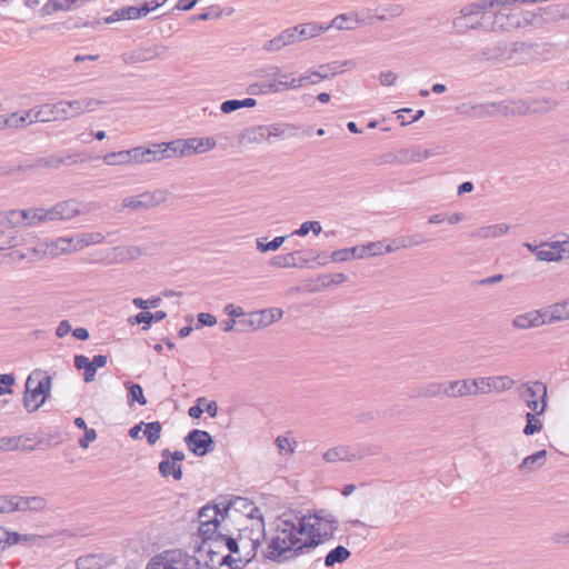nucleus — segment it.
Here are the masks:
<instances>
[{
    "instance_id": "1",
    "label": "nucleus",
    "mask_w": 569,
    "mask_h": 569,
    "mask_svg": "<svg viewBox=\"0 0 569 569\" xmlns=\"http://www.w3.org/2000/svg\"><path fill=\"white\" fill-rule=\"evenodd\" d=\"M299 525L298 513H283L279 518L274 535L268 545L269 559L282 562L309 552L308 548L303 547V533Z\"/></svg>"
},
{
    "instance_id": "2",
    "label": "nucleus",
    "mask_w": 569,
    "mask_h": 569,
    "mask_svg": "<svg viewBox=\"0 0 569 569\" xmlns=\"http://www.w3.org/2000/svg\"><path fill=\"white\" fill-rule=\"evenodd\" d=\"M247 499L236 497L232 499L220 497L213 505H207L199 510V533L204 542L226 529V521L233 518L242 508H247Z\"/></svg>"
},
{
    "instance_id": "3",
    "label": "nucleus",
    "mask_w": 569,
    "mask_h": 569,
    "mask_svg": "<svg viewBox=\"0 0 569 569\" xmlns=\"http://www.w3.org/2000/svg\"><path fill=\"white\" fill-rule=\"evenodd\" d=\"M298 519L300 530L307 536L303 547H307L308 551L332 540L338 529V520L323 509L309 515L298 513Z\"/></svg>"
},
{
    "instance_id": "4",
    "label": "nucleus",
    "mask_w": 569,
    "mask_h": 569,
    "mask_svg": "<svg viewBox=\"0 0 569 569\" xmlns=\"http://www.w3.org/2000/svg\"><path fill=\"white\" fill-rule=\"evenodd\" d=\"M480 19L476 23H467L466 20L470 17H465L460 12V16L453 20V28L457 32L465 34L469 30H483L487 32H496L499 30H507L511 24L508 23L510 17L501 11L493 12L492 10H486L479 12Z\"/></svg>"
},
{
    "instance_id": "5",
    "label": "nucleus",
    "mask_w": 569,
    "mask_h": 569,
    "mask_svg": "<svg viewBox=\"0 0 569 569\" xmlns=\"http://www.w3.org/2000/svg\"><path fill=\"white\" fill-rule=\"evenodd\" d=\"M569 18V7L562 3L550 4L539 8L537 11H526L522 14V22L517 21V27L533 26L541 28L546 24L557 23Z\"/></svg>"
},
{
    "instance_id": "6",
    "label": "nucleus",
    "mask_w": 569,
    "mask_h": 569,
    "mask_svg": "<svg viewBox=\"0 0 569 569\" xmlns=\"http://www.w3.org/2000/svg\"><path fill=\"white\" fill-rule=\"evenodd\" d=\"M147 569H210L207 563L197 557L188 555L179 549L168 550L161 553Z\"/></svg>"
},
{
    "instance_id": "7",
    "label": "nucleus",
    "mask_w": 569,
    "mask_h": 569,
    "mask_svg": "<svg viewBox=\"0 0 569 569\" xmlns=\"http://www.w3.org/2000/svg\"><path fill=\"white\" fill-rule=\"evenodd\" d=\"M528 106L521 101H498L488 103H476L471 107L470 117L472 119H485L502 116H520L528 111Z\"/></svg>"
},
{
    "instance_id": "8",
    "label": "nucleus",
    "mask_w": 569,
    "mask_h": 569,
    "mask_svg": "<svg viewBox=\"0 0 569 569\" xmlns=\"http://www.w3.org/2000/svg\"><path fill=\"white\" fill-rule=\"evenodd\" d=\"M519 398L530 412L542 415L547 409V387L541 381L523 382L517 388Z\"/></svg>"
},
{
    "instance_id": "9",
    "label": "nucleus",
    "mask_w": 569,
    "mask_h": 569,
    "mask_svg": "<svg viewBox=\"0 0 569 569\" xmlns=\"http://www.w3.org/2000/svg\"><path fill=\"white\" fill-rule=\"evenodd\" d=\"M256 525V535L253 529L248 528L238 530L236 535L239 546V552L241 556L242 567L256 557L260 537L263 535L262 520H259Z\"/></svg>"
},
{
    "instance_id": "10",
    "label": "nucleus",
    "mask_w": 569,
    "mask_h": 569,
    "mask_svg": "<svg viewBox=\"0 0 569 569\" xmlns=\"http://www.w3.org/2000/svg\"><path fill=\"white\" fill-rule=\"evenodd\" d=\"M210 541L217 546H226L229 550V553L222 557V563L231 567L232 569H241V556L239 552V546L237 536L229 532V530L222 529L218 532V535L213 536Z\"/></svg>"
},
{
    "instance_id": "11",
    "label": "nucleus",
    "mask_w": 569,
    "mask_h": 569,
    "mask_svg": "<svg viewBox=\"0 0 569 569\" xmlns=\"http://www.w3.org/2000/svg\"><path fill=\"white\" fill-rule=\"evenodd\" d=\"M167 198L168 192L166 190H154L134 197H127L122 200L121 207L134 211L148 210L164 203Z\"/></svg>"
},
{
    "instance_id": "12",
    "label": "nucleus",
    "mask_w": 569,
    "mask_h": 569,
    "mask_svg": "<svg viewBox=\"0 0 569 569\" xmlns=\"http://www.w3.org/2000/svg\"><path fill=\"white\" fill-rule=\"evenodd\" d=\"M188 449L198 457H203L214 449V441L204 430L193 429L184 438Z\"/></svg>"
},
{
    "instance_id": "13",
    "label": "nucleus",
    "mask_w": 569,
    "mask_h": 569,
    "mask_svg": "<svg viewBox=\"0 0 569 569\" xmlns=\"http://www.w3.org/2000/svg\"><path fill=\"white\" fill-rule=\"evenodd\" d=\"M547 323H552V321H549L548 308L520 313L512 319V327L519 330L537 328Z\"/></svg>"
},
{
    "instance_id": "14",
    "label": "nucleus",
    "mask_w": 569,
    "mask_h": 569,
    "mask_svg": "<svg viewBox=\"0 0 569 569\" xmlns=\"http://www.w3.org/2000/svg\"><path fill=\"white\" fill-rule=\"evenodd\" d=\"M537 259L550 262L569 259V240L541 243V249H537Z\"/></svg>"
},
{
    "instance_id": "15",
    "label": "nucleus",
    "mask_w": 569,
    "mask_h": 569,
    "mask_svg": "<svg viewBox=\"0 0 569 569\" xmlns=\"http://www.w3.org/2000/svg\"><path fill=\"white\" fill-rule=\"evenodd\" d=\"M36 218V210L22 209V210H9L0 212V226L19 228L23 226H30L31 221Z\"/></svg>"
},
{
    "instance_id": "16",
    "label": "nucleus",
    "mask_w": 569,
    "mask_h": 569,
    "mask_svg": "<svg viewBox=\"0 0 569 569\" xmlns=\"http://www.w3.org/2000/svg\"><path fill=\"white\" fill-rule=\"evenodd\" d=\"M363 456L353 447L350 446H337L328 449L322 459L328 463L336 462H352L361 460Z\"/></svg>"
},
{
    "instance_id": "17",
    "label": "nucleus",
    "mask_w": 569,
    "mask_h": 569,
    "mask_svg": "<svg viewBox=\"0 0 569 569\" xmlns=\"http://www.w3.org/2000/svg\"><path fill=\"white\" fill-rule=\"evenodd\" d=\"M167 51L164 47L152 46L148 48H138L131 52L123 53L121 56L122 61L126 64H133L138 62H146L153 60Z\"/></svg>"
},
{
    "instance_id": "18",
    "label": "nucleus",
    "mask_w": 569,
    "mask_h": 569,
    "mask_svg": "<svg viewBox=\"0 0 569 569\" xmlns=\"http://www.w3.org/2000/svg\"><path fill=\"white\" fill-rule=\"evenodd\" d=\"M132 163H152L163 160V150L160 143H153L149 148L134 147L131 148Z\"/></svg>"
},
{
    "instance_id": "19",
    "label": "nucleus",
    "mask_w": 569,
    "mask_h": 569,
    "mask_svg": "<svg viewBox=\"0 0 569 569\" xmlns=\"http://www.w3.org/2000/svg\"><path fill=\"white\" fill-rule=\"evenodd\" d=\"M38 253L51 259L61 254H69L71 253L70 241H68L67 237H60L50 242L38 243Z\"/></svg>"
},
{
    "instance_id": "20",
    "label": "nucleus",
    "mask_w": 569,
    "mask_h": 569,
    "mask_svg": "<svg viewBox=\"0 0 569 569\" xmlns=\"http://www.w3.org/2000/svg\"><path fill=\"white\" fill-rule=\"evenodd\" d=\"M476 395L477 391H473V389H471L470 379H460L443 382V397L459 398Z\"/></svg>"
},
{
    "instance_id": "21",
    "label": "nucleus",
    "mask_w": 569,
    "mask_h": 569,
    "mask_svg": "<svg viewBox=\"0 0 569 569\" xmlns=\"http://www.w3.org/2000/svg\"><path fill=\"white\" fill-rule=\"evenodd\" d=\"M323 69H332V66L321 64L316 71H307L298 78H290V82L288 84L291 86L292 89L301 88L307 83L316 84L319 80L328 79V73L322 72Z\"/></svg>"
},
{
    "instance_id": "22",
    "label": "nucleus",
    "mask_w": 569,
    "mask_h": 569,
    "mask_svg": "<svg viewBox=\"0 0 569 569\" xmlns=\"http://www.w3.org/2000/svg\"><path fill=\"white\" fill-rule=\"evenodd\" d=\"M31 110L22 112H13L9 116L0 114V126L3 129H21L31 124Z\"/></svg>"
},
{
    "instance_id": "23",
    "label": "nucleus",
    "mask_w": 569,
    "mask_h": 569,
    "mask_svg": "<svg viewBox=\"0 0 569 569\" xmlns=\"http://www.w3.org/2000/svg\"><path fill=\"white\" fill-rule=\"evenodd\" d=\"M512 2H519V0H480L462 8L461 13H463L465 17H472L477 16L479 12L492 10L495 7H505Z\"/></svg>"
},
{
    "instance_id": "24",
    "label": "nucleus",
    "mask_w": 569,
    "mask_h": 569,
    "mask_svg": "<svg viewBox=\"0 0 569 569\" xmlns=\"http://www.w3.org/2000/svg\"><path fill=\"white\" fill-rule=\"evenodd\" d=\"M266 124L252 126L246 128L239 134V143L249 146L253 143H261L268 141V133Z\"/></svg>"
},
{
    "instance_id": "25",
    "label": "nucleus",
    "mask_w": 569,
    "mask_h": 569,
    "mask_svg": "<svg viewBox=\"0 0 569 569\" xmlns=\"http://www.w3.org/2000/svg\"><path fill=\"white\" fill-rule=\"evenodd\" d=\"M547 460V450L537 451L533 455L526 457L518 466V470L521 475H528L539 470Z\"/></svg>"
},
{
    "instance_id": "26",
    "label": "nucleus",
    "mask_w": 569,
    "mask_h": 569,
    "mask_svg": "<svg viewBox=\"0 0 569 569\" xmlns=\"http://www.w3.org/2000/svg\"><path fill=\"white\" fill-rule=\"evenodd\" d=\"M510 230L507 223L483 226L471 233V237L480 239H496L506 236Z\"/></svg>"
},
{
    "instance_id": "27",
    "label": "nucleus",
    "mask_w": 569,
    "mask_h": 569,
    "mask_svg": "<svg viewBox=\"0 0 569 569\" xmlns=\"http://www.w3.org/2000/svg\"><path fill=\"white\" fill-rule=\"evenodd\" d=\"M268 133V141L272 138H293L298 134L299 128L296 124L291 123H273L270 126H266Z\"/></svg>"
},
{
    "instance_id": "28",
    "label": "nucleus",
    "mask_w": 569,
    "mask_h": 569,
    "mask_svg": "<svg viewBox=\"0 0 569 569\" xmlns=\"http://www.w3.org/2000/svg\"><path fill=\"white\" fill-rule=\"evenodd\" d=\"M307 259L300 257L299 251L289 252L287 254L277 256L271 259L270 266L276 268H297L307 263Z\"/></svg>"
},
{
    "instance_id": "29",
    "label": "nucleus",
    "mask_w": 569,
    "mask_h": 569,
    "mask_svg": "<svg viewBox=\"0 0 569 569\" xmlns=\"http://www.w3.org/2000/svg\"><path fill=\"white\" fill-rule=\"evenodd\" d=\"M282 316L283 311L280 308H270L256 311L257 320L254 325L259 327V329H262L280 320Z\"/></svg>"
},
{
    "instance_id": "30",
    "label": "nucleus",
    "mask_w": 569,
    "mask_h": 569,
    "mask_svg": "<svg viewBox=\"0 0 569 569\" xmlns=\"http://www.w3.org/2000/svg\"><path fill=\"white\" fill-rule=\"evenodd\" d=\"M34 500V498H31ZM30 499L19 497H0V513H9L16 510H26L29 507Z\"/></svg>"
},
{
    "instance_id": "31",
    "label": "nucleus",
    "mask_w": 569,
    "mask_h": 569,
    "mask_svg": "<svg viewBox=\"0 0 569 569\" xmlns=\"http://www.w3.org/2000/svg\"><path fill=\"white\" fill-rule=\"evenodd\" d=\"M188 156L191 153H202L212 150L216 147L213 138H189L186 139Z\"/></svg>"
},
{
    "instance_id": "32",
    "label": "nucleus",
    "mask_w": 569,
    "mask_h": 569,
    "mask_svg": "<svg viewBox=\"0 0 569 569\" xmlns=\"http://www.w3.org/2000/svg\"><path fill=\"white\" fill-rule=\"evenodd\" d=\"M161 150H163V160L172 157V153L179 157H187L188 149L186 139H178L170 142H160Z\"/></svg>"
},
{
    "instance_id": "33",
    "label": "nucleus",
    "mask_w": 569,
    "mask_h": 569,
    "mask_svg": "<svg viewBox=\"0 0 569 569\" xmlns=\"http://www.w3.org/2000/svg\"><path fill=\"white\" fill-rule=\"evenodd\" d=\"M299 36V41L311 39L319 33L329 30V26L318 24L315 22L302 23L295 27Z\"/></svg>"
},
{
    "instance_id": "34",
    "label": "nucleus",
    "mask_w": 569,
    "mask_h": 569,
    "mask_svg": "<svg viewBox=\"0 0 569 569\" xmlns=\"http://www.w3.org/2000/svg\"><path fill=\"white\" fill-rule=\"evenodd\" d=\"M548 309L552 323L569 320V299L553 303Z\"/></svg>"
},
{
    "instance_id": "35",
    "label": "nucleus",
    "mask_w": 569,
    "mask_h": 569,
    "mask_svg": "<svg viewBox=\"0 0 569 569\" xmlns=\"http://www.w3.org/2000/svg\"><path fill=\"white\" fill-rule=\"evenodd\" d=\"M61 221H69L79 216L78 200L70 199L57 203Z\"/></svg>"
},
{
    "instance_id": "36",
    "label": "nucleus",
    "mask_w": 569,
    "mask_h": 569,
    "mask_svg": "<svg viewBox=\"0 0 569 569\" xmlns=\"http://www.w3.org/2000/svg\"><path fill=\"white\" fill-rule=\"evenodd\" d=\"M351 556V552L343 546H337L332 550H330L325 558L326 567H333L338 563H342L348 560Z\"/></svg>"
},
{
    "instance_id": "37",
    "label": "nucleus",
    "mask_w": 569,
    "mask_h": 569,
    "mask_svg": "<svg viewBox=\"0 0 569 569\" xmlns=\"http://www.w3.org/2000/svg\"><path fill=\"white\" fill-rule=\"evenodd\" d=\"M57 120H64L63 112H58L57 110V103L54 104H42L38 109V121L41 122H49V121H57Z\"/></svg>"
},
{
    "instance_id": "38",
    "label": "nucleus",
    "mask_w": 569,
    "mask_h": 569,
    "mask_svg": "<svg viewBox=\"0 0 569 569\" xmlns=\"http://www.w3.org/2000/svg\"><path fill=\"white\" fill-rule=\"evenodd\" d=\"M103 162L107 166H126V164H131L132 163L131 149L107 153L103 157Z\"/></svg>"
},
{
    "instance_id": "39",
    "label": "nucleus",
    "mask_w": 569,
    "mask_h": 569,
    "mask_svg": "<svg viewBox=\"0 0 569 569\" xmlns=\"http://www.w3.org/2000/svg\"><path fill=\"white\" fill-rule=\"evenodd\" d=\"M74 367L78 370H83V380L86 382H91L96 378V370L93 368L92 362L88 357L79 355L74 357Z\"/></svg>"
},
{
    "instance_id": "40",
    "label": "nucleus",
    "mask_w": 569,
    "mask_h": 569,
    "mask_svg": "<svg viewBox=\"0 0 569 569\" xmlns=\"http://www.w3.org/2000/svg\"><path fill=\"white\" fill-rule=\"evenodd\" d=\"M58 112H63L64 119L72 118L83 113L81 100L60 101L57 103Z\"/></svg>"
},
{
    "instance_id": "41",
    "label": "nucleus",
    "mask_w": 569,
    "mask_h": 569,
    "mask_svg": "<svg viewBox=\"0 0 569 569\" xmlns=\"http://www.w3.org/2000/svg\"><path fill=\"white\" fill-rule=\"evenodd\" d=\"M515 386V380L509 376H493L489 377L488 390L503 392L510 390Z\"/></svg>"
},
{
    "instance_id": "42",
    "label": "nucleus",
    "mask_w": 569,
    "mask_h": 569,
    "mask_svg": "<svg viewBox=\"0 0 569 569\" xmlns=\"http://www.w3.org/2000/svg\"><path fill=\"white\" fill-rule=\"evenodd\" d=\"M159 471L162 477L172 476L176 480H180L182 477L181 466L172 461L170 458H164L159 463Z\"/></svg>"
},
{
    "instance_id": "43",
    "label": "nucleus",
    "mask_w": 569,
    "mask_h": 569,
    "mask_svg": "<svg viewBox=\"0 0 569 569\" xmlns=\"http://www.w3.org/2000/svg\"><path fill=\"white\" fill-rule=\"evenodd\" d=\"M33 385V373H30L26 381V391L23 397L24 408L29 412L36 411V386Z\"/></svg>"
},
{
    "instance_id": "44",
    "label": "nucleus",
    "mask_w": 569,
    "mask_h": 569,
    "mask_svg": "<svg viewBox=\"0 0 569 569\" xmlns=\"http://www.w3.org/2000/svg\"><path fill=\"white\" fill-rule=\"evenodd\" d=\"M439 396H443V383L441 382H429L417 389V397L430 399Z\"/></svg>"
},
{
    "instance_id": "45",
    "label": "nucleus",
    "mask_w": 569,
    "mask_h": 569,
    "mask_svg": "<svg viewBox=\"0 0 569 569\" xmlns=\"http://www.w3.org/2000/svg\"><path fill=\"white\" fill-rule=\"evenodd\" d=\"M36 236L32 232L14 231L11 236V249L19 247H30L34 244Z\"/></svg>"
},
{
    "instance_id": "46",
    "label": "nucleus",
    "mask_w": 569,
    "mask_h": 569,
    "mask_svg": "<svg viewBox=\"0 0 569 569\" xmlns=\"http://www.w3.org/2000/svg\"><path fill=\"white\" fill-rule=\"evenodd\" d=\"M78 156H68L66 158L61 157H50V158H41L38 159V167H49V168H58L61 164H73L77 163Z\"/></svg>"
},
{
    "instance_id": "47",
    "label": "nucleus",
    "mask_w": 569,
    "mask_h": 569,
    "mask_svg": "<svg viewBox=\"0 0 569 569\" xmlns=\"http://www.w3.org/2000/svg\"><path fill=\"white\" fill-rule=\"evenodd\" d=\"M264 240L266 238H258L256 240V248L261 253H266L268 251H277L286 241V237H276L270 242H266Z\"/></svg>"
},
{
    "instance_id": "48",
    "label": "nucleus",
    "mask_w": 569,
    "mask_h": 569,
    "mask_svg": "<svg viewBox=\"0 0 569 569\" xmlns=\"http://www.w3.org/2000/svg\"><path fill=\"white\" fill-rule=\"evenodd\" d=\"M124 386L128 388V405L132 406L138 402L141 406L147 405V399L143 396L142 387L138 383L126 382Z\"/></svg>"
},
{
    "instance_id": "49",
    "label": "nucleus",
    "mask_w": 569,
    "mask_h": 569,
    "mask_svg": "<svg viewBox=\"0 0 569 569\" xmlns=\"http://www.w3.org/2000/svg\"><path fill=\"white\" fill-rule=\"evenodd\" d=\"M248 93L250 94H268L278 93L279 84H274L272 81L269 82H256L248 87Z\"/></svg>"
},
{
    "instance_id": "50",
    "label": "nucleus",
    "mask_w": 569,
    "mask_h": 569,
    "mask_svg": "<svg viewBox=\"0 0 569 569\" xmlns=\"http://www.w3.org/2000/svg\"><path fill=\"white\" fill-rule=\"evenodd\" d=\"M356 14H340L337 16L329 26V28L333 27L338 30H350L353 28L352 24L357 23Z\"/></svg>"
},
{
    "instance_id": "51",
    "label": "nucleus",
    "mask_w": 569,
    "mask_h": 569,
    "mask_svg": "<svg viewBox=\"0 0 569 569\" xmlns=\"http://www.w3.org/2000/svg\"><path fill=\"white\" fill-rule=\"evenodd\" d=\"M57 221H61L57 203L51 208H38V223Z\"/></svg>"
},
{
    "instance_id": "52",
    "label": "nucleus",
    "mask_w": 569,
    "mask_h": 569,
    "mask_svg": "<svg viewBox=\"0 0 569 569\" xmlns=\"http://www.w3.org/2000/svg\"><path fill=\"white\" fill-rule=\"evenodd\" d=\"M520 101L527 104L529 108L525 114L529 112H547L548 110L552 109L556 106V102L553 100H533L531 102L525 100Z\"/></svg>"
},
{
    "instance_id": "53",
    "label": "nucleus",
    "mask_w": 569,
    "mask_h": 569,
    "mask_svg": "<svg viewBox=\"0 0 569 569\" xmlns=\"http://www.w3.org/2000/svg\"><path fill=\"white\" fill-rule=\"evenodd\" d=\"M538 415L535 412H527L526 420L527 423L523 429V433L527 436H531L542 429V422L537 418Z\"/></svg>"
},
{
    "instance_id": "54",
    "label": "nucleus",
    "mask_w": 569,
    "mask_h": 569,
    "mask_svg": "<svg viewBox=\"0 0 569 569\" xmlns=\"http://www.w3.org/2000/svg\"><path fill=\"white\" fill-rule=\"evenodd\" d=\"M22 537L17 532H9L4 528L0 527V548L6 549L7 547L18 543Z\"/></svg>"
},
{
    "instance_id": "55",
    "label": "nucleus",
    "mask_w": 569,
    "mask_h": 569,
    "mask_svg": "<svg viewBox=\"0 0 569 569\" xmlns=\"http://www.w3.org/2000/svg\"><path fill=\"white\" fill-rule=\"evenodd\" d=\"M161 429L159 421L146 423L144 436L150 445H154L159 440Z\"/></svg>"
},
{
    "instance_id": "56",
    "label": "nucleus",
    "mask_w": 569,
    "mask_h": 569,
    "mask_svg": "<svg viewBox=\"0 0 569 569\" xmlns=\"http://www.w3.org/2000/svg\"><path fill=\"white\" fill-rule=\"evenodd\" d=\"M33 253H36V246H30L24 248L23 250L19 248L12 249L8 257L12 262L20 263L21 261L29 258Z\"/></svg>"
},
{
    "instance_id": "57",
    "label": "nucleus",
    "mask_w": 569,
    "mask_h": 569,
    "mask_svg": "<svg viewBox=\"0 0 569 569\" xmlns=\"http://www.w3.org/2000/svg\"><path fill=\"white\" fill-rule=\"evenodd\" d=\"M402 153L409 162H420L422 159H427L432 156L431 150L428 149L423 151L419 149L403 150Z\"/></svg>"
},
{
    "instance_id": "58",
    "label": "nucleus",
    "mask_w": 569,
    "mask_h": 569,
    "mask_svg": "<svg viewBox=\"0 0 569 569\" xmlns=\"http://www.w3.org/2000/svg\"><path fill=\"white\" fill-rule=\"evenodd\" d=\"M347 280L346 274L343 273H335V274H322L319 277V281L323 288H328L332 284L338 286L343 283Z\"/></svg>"
},
{
    "instance_id": "59",
    "label": "nucleus",
    "mask_w": 569,
    "mask_h": 569,
    "mask_svg": "<svg viewBox=\"0 0 569 569\" xmlns=\"http://www.w3.org/2000/svg\"><path fill=\"white\" fill-rule=\"evenodd\" d=\"M116 250L119 252L118 256L121 258V260H133L142 254L141 249L136 246L122 247Z\"/></svg>"
},
{
    "instance_id": "60",
    "label": "nucleus",
    "mask_w": 569,
    "mask_h": 569,
    "mask_svg": "<svg viewBox=\"0 0 569 569\" xmlns=\"http://www.w3.org/2000/svg\"><path fill=\"white\" fill-rule=\"evenodd\" d=\"M276 446H277V448H278L280 453L286 452V453H290L291 455L296 450L297 442L296 441H291L287 437L279 436L276 439Z\"/></svg>"
},
{
    "instance_id": "61",
    "label": "nucleus",
    "mask_w": 569,
    "mask_h": 569,
    "mask_svg": "<svg viewBox=\"0 0 569 569\" xmlns=\"http://www.w3.org/2000/svg\"><path fill=\"white\" fill-rule=\"evenodd\" d=\"M51 389V377L46 376L42 380L38 382V396L42 395L43 398L40 402H38V409L44 403L46 399L49 397V392Z\"/></svg>"
},
{
    "instance_id": "62",
    "label": "nucleus",
    "mask_w": 569,
    "mask_h": 569,
    "mask_svg": "<svg viewBox=\"0 0 569 569\" xmlns=\"http://www.w3.org/2000/svg\"><path fill=\"white\" fill-rule=\"evenodd\" d=\"M161 302V298L160 297H153V298H150V299H142V298H134L132 300V303L139 308V309H142L143 311H146L147 309H150V308H157Z\"/></svg>"
},
{
    "instance_id": "63",
    "label": "nucleus",
    "mask_w": 569,
    "mask_h": 569,
    "mask_svg": "<svg viewBox=\"0 0 569 569\" xmlns=\"http://www.w3.org/2000/svg\"><path fill=\"white\" fill-rule=\"evenodd\" d=\"M34 447L36 442L31 436H17V450L32 451Z\"/></svg>"
},
{
    "instance_id": "64",
    "label": "nucleus",
    "mask_w": 569,
    "mask_h": 569,
    "mask_svg": "<svg viewBox=\"0 0 569 569\" xmlns=\"http://www.w3.org/2000/svg\"><path fill=\"white\" fill-rule=\"evenodd\" d=\"M14 383V376L11 373L0 375V396L12 393L10 387Z\"/></svg>"
}]
</instances>
